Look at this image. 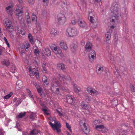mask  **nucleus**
I'll return each instance as SVG.
<instances>
[{"mask_svg": "<svg viewBox=\"0 0 135 135\" xmlns=\"http://www.w3.org/2000/svg\"><path fill=\"white\" fill-rule=\"evenodd\" d=\"M118 6L117 3L114 2L112 3L110 7V10L112 13V16L110 18L111 22L114 23L118 22L117 20L119 17Z\"/></svg>", "mask_w": 135, "mask_h": 135, "instance_id": "1", "label": "nucleus"}, {"mask_svg": "<svg viewBox=\"0 0 135 135\" xmlns=\"http://www.w3.org/2000/svg\"><path fill=\"white\" fill-rule=\"evenodd\" d=\"M66 32L68 33L69 36L72 37L76 36L79 33L78 31L75 28H68L66 30Z\"/></svg>", "mask_w": 135, "mask_h": 135, "instance_id": "2", "label": "nucleus"}, {"mask_svg": "<svg viewBox=\"0 0 135 135\" xmlns=\"http://www.w3.org/2000/svg\"><path fill=\"white\" fill-rule=\"evenodd\" d=\"M54 122V124H53L51 122H50L49 124L54 130H56L57 133H59L61 131L60 129L61 127V124L59 122L55 120Z\"/></svg>", "mask_w": 135, "mask_h": 135, "instance_id": "3", "label": "nucleus"}, {"mask_svg": "<svg viewBox=\"0 0 135 135\" xmlns=\"http://www.w3.org/2000/svg\"><path fill=\"white\" fill-rule=\"evenodd\" d=\"M62 84H59V82L56 80L55 78H54L53 79L51 83V85L50 88L52 91H54L55 89L57 86H59L60 88H62L64 89V88L61 87Z\"/></svg>", "mask_w": 135, "mask_h": 135, "instance_id": "4", "label": "nucleus"}, {"mask_svg": "<svg viewBox=\"0 0 135 135\" xmlns=\"http://www.w3.org/2000/svg\"><path fill=\"white\" fill-rule=\"evenodd\" d=\"M57 19L59 23L62 24L65 23L66 21V19L64 15L60 13L57 16Z\"/></svg>", "mask_w": 135, "mask_h": 135, "instance_id": "5", "label": "nucleus"}, {"mask_svg": "<svg viewBox=\"0 0 135 135\" xmlns=\"http://www.w3.org/2000/svg\"><path fill=\"white\" fill-rule=\"evenodd\" d=\"M60 80L61 81V84L66 83V82L71 81V78L69 76H67L65 77L61 76L60 74H58L57 76Z\"/></svg>", "mask_w": 135, "mask_h": 135, "instance_id": "6", "label": "nucleus"}, {"mask_svg": "<svg viewBox=\"0 0 135 135\" xmlns=\"http://www.w3.org/2000/svg\"><path fill=\"white\" fill-rule=\"evenodd\" d=\"M53 51L58 57H60L63 56L62 51L59 47L56 46L54 47Z\"/></svg>", "mask_w": 135, "mask_h": 135, "instance_id": "7", "label": "nucleus"}, {"mask_svg": "<svg viewBox=\"0 0 135 135\" xmlns=\"http://www.w3.org/2000/svg\"><path fill=\"white\" fill-rule=\"evenodd\" d=\"M81 106L83 109L87 111V113H89L91 108V106L89 104H86L84 102H83L81 103Z\"/></svg>", "mask_w": 135, "mask_h": 135, "instance_id": "8", "label": "nucleus"}, {"mask_svg": "<svg viewBox=\"0 0 135 135\" xmlns=\"http://www.w3.org/2000/svg\"><path fill=\"white\" fill-rule=\"evenodd\" d=\"M96 56L95 51L94 50H91L89 52V61L91 62H93L95 59Z\"/></svg>", "mask_w": 135, "mask_h": 135, "instance_id": "9", "label": "nucleus"}, {"mask_svg": "<svg viewBox=\"0 0 135 135\" xmlns=\"http://www.w3.org/2000/svg\"><path fill=\"white\" fill-rule=\"evenodd\" d=\"M95 129L97 130L101 131L103 133L107 132L108 131L107 128L105 127L103 125H97L95 126Z\"/></svg>", "mask_w": 135, "mask_h": 135, "instance_id": "10", "label": "nucleus"}, {"mask_svg": "<svg viewBox=\"0 0 135 135\" xmlns=\"http://www.w3.org/2000/svg\"><path fill=\"white\" fill-rule=\"evenodd\" d=\"M66 98L67 102L70 104L74 105L75 103V97L72 95H67Z\"/></svg>", "mask_w": 135, "mask_h": 135, "instance_id": "11", "label": "nucleus"}, {"mask_svg": "<svg viewBox=\"0 0 135 135\" xmlns=\"http://www.w3.org/2000/svg\"><path fill=\"white\" fill-rule=\"evenodd\" d=\"M12 7L13 5L12 4L11 5L8 6L5 8L6 12L8 14L9 16L10 17L12 16Z\"/></svg>", "mask_w": 135, "mask_h": 135, "instance_id": "12", "label": "nucleus"}, {"mask_svg": "<svg viewBox=\"0 0 135 135\" xmlns=\"http://www.w3.org/2000/svg\"><path fill=\"white\" fill-rule=\"evenodd\" d=\"M36 88L40 97L41 98H44L45 96V93L42 88L39 85H36Z\"/></svg>", "mask_w": 135, "mask_h": 135, "instance_id": "13", "label": "nucleus"}, {"mask_svg": "<svg viewBox=\"0 0 135 135\" xmlns=\"http://www.w3.org/2000/svg\"><path fill=\"white\" fill-rule=\"evenodd\" d=\"M81 126L83 131L86 134H88L90 130L89 129L87 128L86 123H83V124L81 125Z\"/></svg>", "mask_w": 135, "mask_h": 135, "instance_id": "14", "label": "nucleus"}, {"mask_svg": "<svg viewBox=\"0 0 135 135\" xmlns=\"http://www.w3.org/2000/svg\"><path fill=\"white\" fill-rule=\"evenodd\" d=\"M87 91L90 95L93 96L96 95L98 94V92L95 90L93 89H90L89 88H87Z\"/></svg>", "mask_w": 135, "mask_h": 135, "instance_id": "15", "label": "nucleus"}, {"mask_svg": "<svg viewBox=\"0 0 135 135\" xmlns=\"http://www.w3.org/2000/svg\"><path fill=\"white\" fill-rule=\"evenodd\" d=\"M78 24L80 27L82 28L85 27L86 26V23L82 19L78 20Z\"/></svg>", "mask_w": 135, "mask_h": 135, "instance_id": "16", "label": "nucleus"}, {"mask_svg": "<svg viewBox=\"0 0 135 135\" xmlns=\"http://www.w3.org/2000/svg\"><path fill=\"white\" fill-rule=\"evenodd\" d=\"M92 47V45L90 42H88L85 45V51H90Z\"/></svg>", "mask_w": 135, "mask_h": 135, "instance_id": "17", "label": "nucleus"}, {"mask_svg": "<svg viewBox=\"0 0 135 135\" xmlns=\"http://www.w3.org/2000/svg\"><path fill=\"white\" fill-rule=\"evenodd\" d=\"M59 45L62 49L65 50H66L68 49V47L66 43L63 41H60Z\"/></svg>", "mask_w": 135, "mask_h": 135, "instance_id": "18", "label": "nucleus"}, {"mask_svg": "<svg viewBox=\"0 0 135 135\" xmlns=\"http://www.w3.org/2000/svg\"><path fill=\"white\" fill-rule=\"evenodd\" d=\"M94 17V16L92 12L89 13L88 18L90 22L92 23H94L95 20L93 18Z\"/></svg>", "mask_w": 135, "mask_h": 135, "instance_id": "19", "label": "nucleus"}, {"mask_svg": "<svg viewBox=\"0 0 135 135\" xmlns=\"http://www.w3.org/2000/svg\"><path fill=\"white\" fill-rule=\"evenodd\" d=\"M5 27L11 26V25H12V22L9 19L6 20L4 22V23Z\"/></svg>", "mask_w": 135, "mask_h": 135, "instance_id": "20", "label": "nucleus"}, {"mask_svg": "<svg viewBox=\"0 0 135 135\" xmlns=\"http://www.w3.org/2000/svg\"><path fill=\"white\" fill-rule=\"evenodd\" d=\"M97 72L99 75L101 74L103 71V67L102 66H100L97 68Z\"/></svg>", "mask_w": 135, "mask_h": 135, "instance_id": "21", "label": "nucleus"}, {"mask_svg": "<svg viewBox=\"0 0 135 135\" xmlns=\"http://www.w3.org/2000/svg\"><path fill=\"white\" fill-rule=\"evenodd\" d=\"M15 13L16 16L20 17L22 15L23 12L22 9L20 10L18 8V9L15 11Z\"/></svg>", "mask_w": 135, "mask_h": 135, "instance_id": "22", "label": "nucleus"}, {"mask_svg": "<svg viewBox=\"0 0 135 135\" xmlns=\"http://www.w3.org/2000/svg\"><path fill=\"white\" fill-rule=\"evenodd\" d=\"M25 49L26 51H28L30 49V44L27 42H25L23 43Z\"/></svg>", "mask_w": 135, "mask_h": 135, "instance_id": "23", "label": "nucleus"}, {"mask_svg": "<svg viewBox=\"0 0 135 135\" xmlns=\"http://www.w3.org/2000/svg\"><path fill=\"white\" fill-rule=\"evenodd\" d=\"M57 68L58 69L61 70H64L66 69L64 65L62 63L58 64Z\"/></svg>", "mask_w": 135, "mask_h": 135, "instance_id": "24", "label": "nucleus"}, {"mask_svg": "<svg viewBox=\"0 0 135 135\" xmlns=\"http://www.w3.org/2000/svg\"><path fill=\"white\" fill-rule=\"evenodd\" d=\"M111 34L109 31H108L105 33L106 40L107 41H109L110 40Z\"/></svg>", "mask_w": 135, "mask_h": 135, "instance_id": "25", "label": "nucleus"}, {"mask_svg": "<svg viewBox=\"0 0 135 135\" xmlns=\"http://www.w3.org/2000/svg\"><path fill=\"white\" fill-rule=\"evenodd\" d=\"M32 21L35 24H36L37 23V18L36 15L34 14V13H32Z\"/></svg>", "mask_w": 135, "mask_h": 135, "instance_id": "26", "label": "nucleus"}, {"mask_svg": "<svg viewBox=\"0 0 135 135\" xmlns=\"http://www.w3.org/2000/svg\"><path fill=\"white\" fill-rule=\"evenodd\" d=\"M50 33L51 35H53L54 36L58 35L59 32L57 30L53 29L51 30Z\"/></svg>", "mask_w": 135, "mask_h": 135, "instance_id": "27", "label": "nucleus"}, {"mask_svg": "<svg viewBox=\"0 0 135 135\" xmlns=\"http://www.w3.org/2000/svg\"><path fill=\"white\" fill-rule=\"evenodd\" d=\"M43 83L45 85H47L48 84L47 77L45 76H43L42 79Z\"/></svg>", "mask_w": 135, "mask_h": 135, "instance_id": "28", "label": "nucleus"}, {"mask_svg": "<svg viewBox=\"0 0 135 135\" xmlns=\"http://www.w3.org/2000/svg\"><path fill=\"white\" fill-rule=\"evenodd\" d=\"M44 53L46 55L48 56H50L51 55L50 51L48 48L45 49Z\"/></svg>", "mask_w": 135, "mask_h": 135, "instance_id": "29", "label": "nucleus"}, {"mask_svg": "<svg viewBox=\"0 0 135 135\" xmlns=\"http://www.w3.org/2000/svg\"><path fill=\"white\" fill-rule=\"evenodd\" d=\"M1 63L3 65H5L6 66H8L10 64V62L8 60L4 59L1 61Z\"/></svg>", "mask_w": 135, "mask_h": 135, "instance_id": "30", "label": "nucleus"}, {"mask_svg": "<svg viewBox=\"0 0 135 135\" xmlns=\"http://www.w3.org/2000/svg\"><path fill=\"white\" fill-rule=\"evenodd\" d=\"M25 19L28 24H29L31 23V19L29 14L28 13H27V15L26 14V15Z\"/></svg>", "mask_w": 135, "mask_h": 135, "instance_id": "31", "label": "nucleus"}, {"mask_svg": "<svg viewBox=\"0 0 135 135\" xmlns=\"http://www.w3.org/2000/svg\"><path fill=\"white\" fill-rule=\"evenodd\" d=\"M20 81H18L16 83V88L17 90H19L20 89L22 88V86L21 84H22V82H21V84H20V83H19Z\"/></svg>", "mask_w": 135, "mask_h": 135, "instance_id": "32", "label": "nucleus"}, {"mask_svg": "<svg viewBox=\"0 0 135 135\" xmlns=\"http://www.w3.org/2000/svg\"><path fill=\"white\" fill-rule=\"evenodd\" d=\"M6 30L8 32H11L14 30V28L13 25H11V26H8L5 27Z\"/></svg>", "mask_w": 135, "mask_h": 135, "instance_id": "33", "label": "nucleus"}, {"mask_svg": "<svg viewBox=\"0 0 135 135\" xmlns=\"http://www.w3.org/2000/svg\"><path fill=\"white\" fill-rule=\"evenodd\" d=\"M74 90L76 92L78 93L80 91V88H78L77 85L75 84H73Z\"/></svg>", "mask_w": 135, "mask_h": 135, "instance_id": "34", "label": "nucleus"}, {"mask_svg": "<svg viewBox=\"0 0 135 135\" xmlns=\"http://www.w3.org/2000/svg\"><path fill=\"white\" fill-rule=\"evenodd\" d=\"M34 50V52L35 55L37 56L39 55V53L40 52V51L38 49L37 47L35 46L33 47Z\"/></svg>", "mask_w": 135, "mask_h": 135, "instance_id": "35", "label": "nucleus"}, {"mask_svg": "<svg viewBox=\"0 0 135 135\" xmlns=\"http://www.w3.org/2000/svg\"><path fill=\"white\" fill-rule=\"evenodd\" d=\"M28 38L31 44H33V38L31 34H29L28 35Z\"/></svg>", "mask_w": 135, "mask_h": 135, "instance_id": "36", "label": "nucleus"}, {"mask_svg": "<svg viewBox=\"0 0 135 135\" xmlns=\"http://www.w3.org/2000/svg\"><path fill=\"white\" fill-rule=\"evenodd\" d=\"M35 69L33 70V72L32 73L33 74L35 75L36 78L37 79H38L39 78V73L38 71L37 70H35L36 71H35L34 70Z\"/></svg>", "mask_w": 135, "mask_h": 135, "instance_id": "37", "label": "nucleus"}, {"mask_svg": "<svg viewBox=\"0 0 135 135\" xmlns=\"http://www.w3.org/2000/svg\"><path fill=\"white\" fill-rule=\"evenodd\" d=\"M40 62V61L39 60L37 59H36L33 62V64L35 67L38 66Z\"/></svg>", "mask_w": 135, "mask_h": 135, "instance_id": "38", "label": "nucleus"}, {"mask_svg": "<svg viewBox=\"0 0 135 135\" xmlns=\"http://www.w3.org/2000/svg\"><path fill=\"white\" fill-rule=\"evenodd\" d=\"M126 132L125 130H121L117 134V135H126Z\"/></svg>", "mask_w": 135, "mask_h": 135, "instance_id": "39", "label": "nucleus"}, {"mask_svg": "<svg viewBox=\"0 0 135 135\" xmlns=\"http://www.w3.org/2000/svg\"><path fill=\"white\" fill-rule=\"evenodd\" d=\"M129 87L132 92H135V87L132 84H131L129 85Z\"/></svg>", "mask_w": 135, "mask_h": 135, "instance_id": "40", "label": "nucleus"}, {"mask_svg": "<svg viewBox=\"0 0 135 135\" xmlns=\"http://www.w3.org/2000/svg\"><path fill=\"white\" fill-rule=\"evenodd\" d=\"M26 114V112H24L23 113H21L19 114L17 116L18 118H21L24 117L25 115Z\"/></svg>", "mask_w": 135, "mask_h": 135, "instance_id": "41", "label": "nucleus"}, {"mask_svg": "<svg viewBox=\"0 0 135 135\" xmlns=\"http://www.w3.org/2000/svg\"><path fill=\"white\" fill-rule=\"evenodd\" d=\"M12 93L11 92L9 94L4 96L3 98L4 99H8L9 98H10L11 97V96L12 95Z\"/></svg>", "mask_w": 135, "mask_h": 135, "instance_id": "42", "label": "nucleus"}, {"mask_svg": "<svg viewBox=\"0 0 135 135\" xmlns=\"http://www.w3.org/2000/svg\"><path fill=\"white\" fill-rule=\"evenodd\" d=\"M38 133V131L36 130H33L30 132V134L31 135H35L37 134Z\"/></svg>", "mask_w": 135, "mask_h": 135, "instance_id": "43", "label": "nucleus"}, {"mask_svg": "<svg viewBox=\"0 0 135 135\" xmlns=\"http://www.w3.org/2000/svg\"><path fill=\"white\" fill-rule=\"evenodd\" d=\"M86 99L89 101H93L94 102L95 100L94 99L90 96H87L86 97Z\"/></svg>", "mask_w": 135, "mask_h": 135, "instance_id": "44", "label": "nucleus"}, {"mask_svg": "<svg viewBox=\"0 0 135 135\" xmlns=\"http://www.w3.org/2000/svg\"><path fill=\"white\" fill-rule=\"evenodd\" d=\"M66 128L68 129L71 133H72V131L70 126L67 122H66Z\"/></svg>", "mask_w": 135, "mask_h": 135, "instance_id": "45", "label": "nucleus"}, {"mask_svg": "<svg viewBox=\"0 0 135 135\" xmlns=\"http://www.w3.org/2000/svg\"><path fill=\"white\" fill-rule=\"evenodd\" d=\"M46 66V63H44L42 65V67L43 69V71L45 72V73H46L47 72V70L45 66Z\"/></svg>", "mask_w": 135, "mask_h": 135, "instance_id": "46", "label": "nucleus"}, {"mask_svg": "<svg viewBox=\"0 0 135 135\" xmlns=\"http://www.w3.org/2000/svg\"><path fill=\"white\" fill-rule=\"evenodd\" d=\"M71 22L73 25H75L77 21L74 18H73L72 19Z\"/></svg>", "mask_w": 135, "mask_h": 135, "instance_id": "47", "label": "nucleus"}, {"mask_svg": "<svg viewBox=\"0 0 135 135\" xmlns=\"http://www.w3.org/2000/svg\"><path fill=\"white\" fill-rule=\"evenodd\" d=\"M95 3L96 4L98 3L99 6H101L102 4V2L101 0H93Z\"/></svg>", "mask_w": 135, "mask_h": 135, "instance_id": "48", "label": "nucleus"}, {"mask_svg": "<svg viewBox=\"0 0 135 135\" xmlns=\"http://www.w3.org/2000/svg\"><path fill=\"white\" fill-rule=\"evenodd\" d=\"M81 2L82 3L83 6L86 7V0H80Z\"/></svg>", "mask_w": 135, "mask_h": 135, "instance_id": "49", "label": "nucleus"}, {"mask_svg": "<svg viewBox=\"0 0 135 135\" xmlns=\"http://www.w3.org/2000/svg\"><path fill=\"white\" fill-rule=\"evenodd\" d=\"M18 32L22 35H24L25 33V31L24 30H20L18 31Z\"/></svg>", "mask_w": 135, "mask_h": 135, "instance_id": "50", "label": "nucleus"}, {"mask_svg": "<svg viewBox=\"0 0 135 135\" xmlns=\"http://www.w3.org/2000/svg\"><path fill=\"white\" fill-rule=\"evenodd\" d=\"M12 73H14L16 71V67L14 65H12Z\"/></svg>", "mask_w": 135, "mask_h": 135, "instance_id": "51", "label": "nucleus"}, {"mask_svg": "<svg viewBox=\"0 0 135 135\" xmlns=\"http://www.w3.org/2000/svg\"><path fill=\"white\" fill-rule=\"evenodd\" d=\"M21 99H19L17 101V103L15 104V106H17L20 104L22 102Z\"/></svg>", "mask_w": 135, "mask_h": 135, "instance_id": "52", "label": "nucleus"}, {"mask_svg": "<svg viewBox=\"0 0 135 135\" xmlns=\"http://www.w3.org/2000/svg\"><path fill=\"white\" fill-rule=\"evenodd\" d=\"M42 110L46 114L48 115L49 114V113H47V111L46 109L43 108Z\"/></svg>", "mask_w": 135, "mask_h": 135, "instance_id": "53", "label": "nucleus"}, {"mask_svg": "<svg viewBox=\"0 0 135 135\" xmlns=\"http://www.w3.org/2000/svg\"><path fill=\"white\" fill-rule=\"evenodd\" d=\"M28 95L29 96V97L31 98V99L32 100H34V98L33 96L32 95V93L31 92L28 94Z\"/></svg>", "mask_w": 135, "mask_h": 135, "instance_id": "54", "label": "nucleus"}, {"mask_svg": "<svg viewBox=\"0 0 135 135\" xmlns=\"http://www.w3.org/2000/svg\"><path fill=\"white\" fill-rule=\"evenodd\" d=\"M100 122L98 120H95L93 122V124L95 125H96L99 123Z\"/></svg>", "mask_w": 135, "mask_h": 135, "instance_id": "55", "label": "nucleus"}, {"mask_svg": "<svg viewBox=\"0 0 135 135\" xmlns=\"http://www.w3.org/2000/svg\"><path fill=\"white\" fill-rule=\"evenodd\" d=\"M57 113L59 115L60 117H61L63 115L58 110H57Z\"/></svg>", "mask_w": 135, "mask_h": 135, "instance_id": "56", "label": "nucleus"}, {"mask_svg": "<svg viewBox=\"0 0 135 135\" xmlns=\"http://www.w3.org/2000/svg\"><path fill=\"white\" fill-rule=\"evenodd\" d=\"M29 70L30 73L31 74L33 72V71H32V69L31 68L29 67Z\"/></svg>", "mask_w": 135, "mask_h": 135, "instance_id": "57", "label": "nucleus"}, {"mask_svg": "<svg viewBox=\"0 0 135 135\" xmlns=\"http://www.w3.org/2000/svg\"><path fill=\"white\" fill-rule=\"evenodd\" d=\"M63 4H64V7H66V8H67L66 7V6H67V3L66 2V1L65 2H64L63 3Z\"/></svg>", "mask_w": 135, "mask_h": 135, "instance_id": "58", "label": "nucleus"}, {"mask_svg": "<svg viewBox=\"0 0 135 135\" xmlns=\"http://www.w3.org/2000/svg\"><path fill=\"white\" fill-rule=\"evenodd\" d=\"M43 2H46V5H47L49 1L48 0H43Z\"/></svg>", "mask_w": 135, "mask_h": 135, "instance_id": "59", "label": "nucleus"}, {"mask_svg": "<svg viewBox=\"0 0 135 135\" xmlns=\"http://www.w3.org/2000/svg\"><path fill=\"white\" fill-rule=\"evenodd\" d=\"M26 90H27V91L28 94L31 93V92L30 91V90L29 89H27Z\"/></svg>", "mask_w": 135, "mask_h": 135, "instance_id": "60", "label": "nucleus"}, {"mask_svg": "<svg viewBox=\"0 0 135 135\" xmlns=\"http://www.w3.org/2000/svg\"><path fill=\"white\" fill-rule=\"evenodd\" d=\"M2 131V130L0 129V135H3V133Z\"/></svg>", "mask_w": 135, "mask_h": 135, "instance_id": "61", "label": "nucleus"}, {"mask_svg": "<svg viewBox=\"0 0 135 135\" xmlns=\"http://www.w3.org/2000/svg\"><path fill=\"white\" fill-rule=\"evenodd\" d=\"M6 44L7 46L9 47H10V46H9V44L8 43V41H7V42H6Z\"/></svg>", "mask_w": 135, "mask_h": 135, "instance_id": "62", "label": "nucleus"}, {"mask_svg": "<svg viewBox=\"0 0 135 135\" xmlns=\"http://www.w3.org/2000/svg\"><path fill=\"white\" fill-rule=\"evenodd\" d=\"M33 84L35 85V86L36 87V85H37V83L35 82H33Z\"/></svg>", "mask_w": 135, "mask_h": 135, "instance_id": "63", "label": "nucleus"}, {"mask_svg": "<svg viewBox=\"0 0 135 135\" xmlns=\"http://www.w3.org/2000/svg\"><path fill=\"white\" fill-rule=\"evenodd\" d=\"M77 47V46L76 45H74L73 47L74 48V49H75Z\"/></svg>", "mask_w": 135, "mask_h": 135, "instance_id": "64", "label": "nucleus"}]
</instances>
